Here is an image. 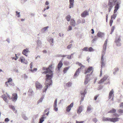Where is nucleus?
Here are the masks:
<instances>
[{"instance_id": "obj_58", "label": "nucleus", "mask_w": 123, "mask_h": 123, "mask_svg": "<svg viewBox=\"0 0 123 123\" xmlns=\"http://www.w3.org/2000/svg\"><path fill=\"white\" fill-rule=\"evenodd\" d=\"M9 121V119L8 118H6L5 119V121L6 122H8Z\"/></svg>"}, {"instance_id": "obj_8", "label": "nucleus", "mask_w": 123, "mask_h": 123, "mask_svg": "<svg viewBox=\"0 0 123 123\" xmlns=\"http://www.w3.org/2000/svg\"><path fill=\"white\" fill-rule=\"evenodd\" d=\"M57 99L56 98L55 99V101L54 103V110L55 111H57L58 110V109L57 107Z\"/></svg>"}, {"instance_id": "obj_54", "label": "nucleus", "mask_w": 123, "mask_h": 123, "mask_svg": "<svg viewBox=\"0 0 123 123\" xmlns=\"http://www.w3.org/2000/svg\"><path fill=\"white\" fill-rule=\"evenodd\" d=\"M72 30V27L70 26H69L68 27V31H69L70 30Z\"/></svg>"}, {"instance_id": "obj_38", "label": "nucleus", "mask_w": 123, "mask_h": 123, "mask_svg": "<svg viewBox=\"0 0 123 123\" xmlns=\"http://www.w3.org/2000/svg\"><path fill=\"white\" fill-rule=\"evenodd\" d=\"M94 50V49L91 47H90L88 49V51H93Z\"/></svg>"}, {"instance_id": "obj_35", "label": "nucleus", "mask_w": 123, "mask_h": 123, "mask_svg": "<svg viewBox=\"0 0 123 123\" xmlns=\"http://www.w3.org/2000/svg\"><path fill=\"white\" fill-rule=\"evenodd\" d=\"M119 70H114L113 71V74L114 75H115L118 73Z\"/></svg>"}, {"instance_id": "obj_53", "label": "nucleus", "mask_w": 123, "mask_h": 123, "mask_svg": "<svg viewBox=\"0 0 123 123\" xmlns=\"http://www.w3.org/2000/svg\"><path fill=\"white\" fill-rule=\"evenodd\" d=\"M71 55H67V58H68V59H71Z\"/></svg>"}, {"instance_id": "obj_45", "label": "nucleus", "mask_w": 123, "mask_h": 123, "mask_svg": "<svg viewBox=\"0 0 123 123\" xmlns=\"http://www.w3.org/2000/svg\"><path fill=\"white\" fill-rule=\"evenodd\" d=\"M16 15H17V16L18 17H20V12H18L17 11H16Z\"/></svg>"}, {"instance_id": "obj_56", "label": "nucleus", "mask_w": 123, "mask_h": 123, "mask_svg": "<svg viewBox=\"0 0 123 123\" xmlns=\"http://www.w3.org/2000/svg\"><path fill=\"white\" fill-rule=\"evenodd\" d=\"M45 114H44L43 115L42 117L41 118H42L44 119V118H46V117H45Z\"/></svg>"}, {"instance_id": "obj_11", "label": "nucleus", "mask_w": 123, "mask_h": 123, "mask_svg": "<svg viewBox=\"0 0 123 123\" xmlns=\"http://www.w3.org/2000/svg\"><path fill=\"white\" fill-rule=\"evenodd\" d=\"M108 77V76L107 75L104 76L103 78L100 80L99 82H98V83L100 84L102 83L107 79Z\"/></svg>"}, {"instance_id": "obj_20", "label": "nucleus", "mask_w": 123, "mask_h": 123, "mask_svg": "<svg viewBox=\"0 0 123 123\" xmlns=\"http://www.w3.org/2000/svg\"><path fill=\"white\" fill-rule=\"evenodd\" d=\"M80 70H77L76 71L74 75V78H75V77L78 76L79 75L80 73Z\"/></svg>"}, {"instance_id": "obj_1", "label": "nucleus", "mask_w": 123, "mask_h": 123, "mask_svg": "<svg viewBox=\"0 0 123 123\" xmlns=\"http://www.w3.org/2000/svg\"><path fill=\"white\" fill-rule=\"evenodd\" d=\"M45 71L42 73L46 74V81L45 83V86L43 90V92H46L48 86L52 84V78L53 77V71L51 70H45Z\"/></svg>"}, {"instance_id": "obj_34", "label": "nucleus", "mask_w": 123, "mask_h": 123, "mask_svg": "<svg viewBox=\"0 0 123 123\" xmlns=\"http://www.w3.org/2000/svg\"><path fill=\"white\" fill-rule=\"evenodd\" d=\"M22 77L24 78V79H26L28 78V76L25 74L22 75Z\"/></svg>"}, {"instance_id": "obj_23", "label": "nucleus", "mask_w": 123, "mask_h": 123, "mask_svg": "<svg viewBox=\"0 0 123 123\" xmlns=\"http://www.w3.org/2000/svg\"><path fill=\"white\" fill-rule=\"evenodd\" d=\"M97 35L98 37H102L104 36V34L103 33L100 32H99L97 34Z\"/></svg>"}, {"instance_id": "obj_26", "label": "nucleus", "mask_w": 123, "mask_h": 123, "mask_svg": "<svg viewBox=\"0 0 123 123\" xmlns=\"http://www.w3.org/2000/svg\"><path fill=\"white\" fill-rule=\"evenodd\" d=\"M9 107L13 111H14L15 110V109L14 106L11 105H10L9 106Z\"/></svg>"}, {"instance_id": "obj_14", "label": "nucleus", "mask_w": 123, "mask_h": 123, "mask_svg": "<svg viewBox=\"0 0 123 123\" xmlns=\"http://www.w3.org/2000/svg\"><path fill=\"white\" fill-rule=\"evenodd\" d=\"M121 41V39L120 37H119L117 39H116L115 41L117 46H120L121 43L119 42Z\"/></svg>"}, {"instance_id": "obj_22", "label": "nucleus", "mask_w": 123, "mask_h": 123, "mask_svg": "<svg viewBox=\"0 0 123 123\" xmlns=\"http://www.w3.org/2000/svg\"><path fill=\"white\" fill-rule=\"evenodd\" d=\"M63 64L62 61H60L58 65V69H60L62 67Z\"/></svg>"}, {"instance_id": "obj_12", "label": "nucleus", "mask_w": 123, "mask_h": 123, "mask_svg": "<svg viewBox=\"0 0 123 123\" xmlns=\"http://www.w3.org/2000/svg\"><path fill=\"white\" fill-rule=\"evenodd\" d=\"M119 3L117 2V4L115 5V9L114 11V13H116L117 10L118 9L119 7Z\"/></svg>"}, {"instance_id": "obj_60", "label": "nucleus", "mask_w": 123, "mask_h": 123, "mask_svg": "<svg viewBox=\"0 0 123 123\" xmlns=\"http://www.w3.org/2000/svg\"><path fill=\"white\" fill-rule=\"evenodd\" d=\"M49 28V26H47L46 27H44L43 29L44 31L46 30L47 29Z\"/></svg>"}, {"instance_id": "obj_37", "label": "nucleus", "mask_w": 123, "mask_h": 123, "mask_svg": "<svg viewBox=\"0 0 123 123\" xmlns=\"http://www.w3.org/2000/svg\"><path fill=\"white\" fill-rule=\"evenodd\" d=\"M66 19L68 21H69L70 19V16L69 15H68L66 17Z\"/></svg>"}, {"instance_id": "obj_10", "label": "nucleus", "mask_w": 123, "mask_h": 123, "mask_svg": "<svg viewBox=\"0 0 123 123\" xmlns=\"http://www.w3.org/2000/svg\"><path fill=\"white\" fill-rule=\"evenodd\" d=\"M28 93L29 96H34V93L31 89H30L28 92Z\"/></svg>"}, {"instance_id": "obj_31", "label": "nucleus", "mask_w": 123, "mask_h": 123, "mask_svg": "<svg viewBox=\"0 0 123 123\" xmlns=\"http://www.w3.org/2000/svg\"><path fill=\"white\" fill-rule=\"evenodd\" d=\"M114 14L111 16V18L112 19H114L117 16L116 13H114Z\"/></svg>"}, {"instance_id": "obj_13", "label": "nucleus", "mask_w": 123, "mask_h": 123, "mask_svg": "<svg viewBox=\"0 0 123 123\" xmlns=\"http://www.w3.org/2000/svg\"><path fill=\"white\" fill-rule=\"evenodd\" d=\"M92 111V108L91 107V106L89 105L87 107L86 113H90Z\"/></svg>"}, {"instance_id": "obj_33", "label": "nucleus", "mask_w": 123, "mask_h": 123, "mask_svg": "<svg viewBox=\"0 0 123 123\" xmlns=\"http://www.w3.org/2000/svg\"><path fill=\"white\" fill-rule=\"evenodd\" d=\"M86 70V71L85 72V74H86L87 73H89L91 71H93V70L92 71V70ZM92 70H93V69H92Z\"/></svg>"}, {"instance_id": "obj_64", "label": "nucleus", "mask_w": 123, "mask_h": 123, "mask_svg": "<svg viewBox=\"0 0 123 123\" xmlns=\"http://www.w3.org/2000/svg\"><path fill=\"white\" fill-rule=\"evenodd\" d=\"M10 84L12 86H14L15 84L14 83H10Z\"/></svg>"}, {"instance_id": "obj_62", "label": "nucleus", "mask_w": 123, "mask_h": 123, "mask_svg": "<svg viewBox=\"0 0 123 123\" xmlns=\"http://www.w3.org/2000/svg\"><path fill=\"white\" fill-rule=\"evenodd\" d=\"M98 97V96L97 95H96L94 97V100H96Z\"/></svg>"}, {"instance_id": "obj_42", "label": "nucleus", "mask_w": 123, "mask_h": 123, "mask_svg": "<svg viewBox=\"0 0 123 123\" xmlns=\"http://www.w3.org/2000/svg\"><path fill=\"white\" fill-rule=\"evenodd\" d=\"M85 68V66L83 65L80 67V68H79L78 69H84Z\"/></svg>"}, {"instance_id": "obj_51", "label": "nucleus", "mask_w": 123, "mask_h": 123, "mask_svg": "<svg viewBox=\"0 0 123 123\" xmlns=\"http://www.w3.org/2000/svg\"><path fill=\"white\" fill-rule=\"evenodd\" d=\"M120 107L123 108V102L121 103L120 104Z\"/></svg>"}, {"instance_id": "obj_63", "label": "nucleus", "mask_w": 123, "mask_h": 123, "mask_svg": "<svg viewBox=\"0 0 123 123\" xmlns=\"http://www.w3.org/2000/svg\"><path fill=\"white\" fill-rule=\"evenodd\" d=\"M102 75V70H101L100 71V74L99 75V76L101 77Z\"/></svg>"}, {"instance_id": "obj_44", "label": "nucleus", "mask_w": 123, "mask_h": 123, "mask_svg": "<svg viewBox=\"0 0 123 123\" xmlns=\"http://www.w3.org/2000/svg\"><path fill=\"white\" fill-rule=\"evenodd\" d=\"M72 45V44L69 45L67 47V48L68 49H70L71 48Z\"/></svg>"}, {"instance_id": "obj_5", "label": "nucleus", "mask_w": 123, "mask_h": 123, "mask_svg": "<svg viewBox=\"0 0 123 123\" xmlns=\"http://www.w3.org/2000/svg\"><path fill=\"white\" fill-rule=\"evenodd\" d=\"M92 72L93 71H92L91 73L90 74H87L86 75V78L84 82V84L85 85L87 84L88 83V81H89L90 79L89 77L92 74Z\"/></svg>"}, {"instance_id": "obj_28", "label": "nucleus", "mask_w": 123, "mask_h": 123, "mask_svg": "<svg viewBox=\"0 0 123 123\" xmlns=\"http://www.w3.org/2000/svg\"><path fill=\"white\" fill-rule=\"evenodd\" d=\"M22 116L23 118L25 120H27L28 119V118L26 117L25 114H22Z\"/></svg>"}, {"instance_id": "obj_19", "label": "nucleus", "mask_w": 123, "mask_h": 123, "mask_svg": "<svg viewBox=\"0 0 123 123\" xmlns=\"http://www.w3.org/2000/svg\"><path fill=\"white\" fill-rule=\"evenodd\" d=\"M88 15V13L86 11H84L81 14V16L83 17H85Z\"/></svg>"}, {"instance_id": "obj_55", "label": "nucleus", "mask_w": 123, "mask_h": 123, "mask_svg": "<svg viewBox=\"0 0 123 123\" xmlns=\"http://www.w3.org/2000/svg\"><path fill=\"white\" fill-rule=\"evenodd\" d=\"M52 68V65H49L48 68H47L46 69H51Z\"/></svg>"}, {"instance_id": "obj_24", "label": "nucleus", "mask_w": 123, "mask_h": 123, "mask_svg": "<svg viewBox=\"0 0 123 123\" xmlns=\"http://www.w3.org/2000/svg\"><path fill=\"white\" fill-rule=\"evenodd\" d=\"M72 82H69L66 84V85L67 87H69L72 86Z\"/></svg>"}, {"instance_id": "obj_32", "label": "nucleus", "mask_w": 123, "mask_h": 123, "mask_svg": "<svg viewBox=\"0 0 123 123\" xmlns=\"http://www.w3.org/2000/svg\"><path fill=\"white\" fill-rule=\"evenodd\" d=\"M43 98L42 97H41L39 99V100H38V102H37V104L38 105L40 103H41L43 100Z\"/></svg>"}, {"instance_id": "obj_41", "label": "nucleus", "mask_w": 123, "mask_h": 123, "mask_svg": "<svg viewBox=\"0 0 123 123\" xmlns=\"http://www.w3.org/2000/svg\"><path fill=\"white\" fill-rule=\"evenodd\" d=\"M44 121V119L41 118L40 119L39 121V123H42Z\"/></svg>"}, {"instance_id": "obj_48", "label": "nucleus", "mask_w": 123, "mask_h": 123, "mask_svg": "<svg viewBox=\"0 0 123 123\" xmlns=\"http://www.w3.org/2000/svg\"><path fill=\"white\" fill-rule=\"evenodd\" d=\"M74 103H72L70 105H69V106H68L70 107V108H71L72 107Z\"/></svg>"}, {"instance_id": "obj_16", "label": "nucleus", "mask_w": 123, "mask_h": 123, "mask_svg": "<svg viewBox=\"0 0 123 123\" xmlns=\"http://www.w3.org/2000/svg\"><path fill=\"white\" fill-rule=\"evenodd\" d=\"M113 93L114 91L113 90V89H112L110 91L109 93V99H110L112 98L113 95H114V94H113Z\"/></svg>"}, {"instance_id": "obj_15", "label": "nucleus", "mask_w": 123, "mask_h": 123, "mask_svg": "<svg viewBox=\"0 0 123 123\" xmlns=\"http://www.w3.org/2000/svg\"><path fill=\"white\" fill-rule=\"evenodd\" d=\"M69 8H70L73 7L74 3V0H69Z\"/></svg>"}, {"instance_id": "obj_49", "label": "nucleus", "mask_w": 123, "mask_h": 123, "mask_svg": "<svg viewBox=\"0 0 123 123\" xmlns=\"http://www.w3.org/2000/svg\"><path fill=\"white\" fill-rule=\"evenodd\" d=\"M76 64L78 65L80 67L82 65L81 63H79L78 62H76Z\"/></svg>"}, {"instance_id": "obj_17", "label": "nucleus", "mask_w": 123, "mask_h": 123, "mask_svg": "<svg viewBox=\"0 0 123 123\" xmlns=\"http://www.w3.org/2000/svg\"><path fill=\"white\" fill-rule=\"evenodd\" d=\"M82 106L81 105L79 107L77 111V113L78 114H80L82 111Z\"/></svg>"}, {"instance_id": "obj_6", "label": "nucleus", "mask_w": 123, "mask_h": 123, "mask_svg": "<svg viewBox=\"0 0 123 123\" xmlns=\"http://www.w3.org/2000/svg\"><path fill=\"white\" fill-rule=\"evenodd\" d=\"M12 97H11L12 101L13 102H15L17 100L18 98L17 94L16 93H14L12 94Z\"/></svg>"}, {"instance_id": "obj_50", "label": "nucleus", "mask_w": 123, "mask_h": 123, "mask_svg": "<svg viewBox=\"0 0 123 123\" xmlns=\"http://www.w3.org/2000/svg\"><path fill=\"white\" fill-rule=\"evenodd\" d=\"M12 80L11 78H9L8 79V81H7L8 83H9L11 82Z\"/></svg>"}, {"instance_id": "obj_27", "label": "nucleus", "mask_w": 123, "mask_h": 123, "mask_svg": "<svg viewBox=\"0 0 123 123\" xmlns=\"http://www.w3.org/2000/svg\"><path fill=\"white\" fill-rule=\"evenodd\" d=\"M116 110L114 109L113 108L108 112V113H113L115 112Z\"/></svg>"}, {"instance_id": "obj_29", "label": "nucleus", "mask_w": 123, "mask_h": 123, "mask_svg": "<svg viewBox=\"0 0 123 123\" xmlns=\"http://www.w3.org/2000/svg\"><path fill=\"white\" fill-rule=\"evenodd\" d=\"M4 96L3 98V100L5 102L7 103H8V101L7 99V98H6V96L5 94H4Z\"/></svg>"}, {"instance_id": "obj_40", "label": "nucleus", "mask_w": 123, "mask_h": 123, "mask_svg": "<svg viewBox=\"0 0 123 123\" xmlns=\"http://www.w3.org/2000/svg\"><path fill=\"white\" fill-rule=\"evenodd\" d=\"M71 108L69 107L68 106H67L66 108V111L68 112H69L70 111Z\"/></svg>"}, {"instance_id": "obj_4", "label": "nucleus", "mask_w": 123, "mask_h": 123, "mask_svg": "<svg viewBox=\"0 0 123 123\" xmlns=\"http://www.w3.org/2000/svg\"><path fill=\"white\" fill-rule=\"evenodd\" d=\"M114 6L113 3L112 1L111 2L109 1L107 6V8L109 12H110L111 10L113 8Z\"/></svg>"}, {"instance_id": "obj_47", "label": "nucleus", "mask_w": 123, "mask_h": 123, "mask_svg": "<svg viewBox=\"0 0 123 123\" xmlns=\"http://www.w3.org/2000/svg\"><path fill=\"white\" fill-rule=\"evenodd\" d=\"M37 70H29V72H30L33 73L36 72Z\"/></svg>"}, {"instance_id": "obj_25", "label": "nucleus", "mask_w": 123, "mask_h": 123, "mask_svg": "<svg viewBox=\"0 0 123 123\" xmlns=\"http://www.w3.org/2000/svg\"><path fill=\"white\" fill-rule=\"evenodd\" d=\"M70 24L72 26H74L75 25V21L73 20H71L70 22Z\"/></svg>"}, {"instance_id": "obj_59", "label": "nucleus", "mask_w": 123, "mask_h": 123, "mask_svg": "<svg viewBox=\"0 0 123 123\" xmlns=\"http://www.w3.org/2000/svg\"><path fill=\"white\" fill-rule=\"evenodd\" d=\"M84 122L83 121H81L80 122L76 121V123H83Z\"/></svg>"}, {"instance_id": "obj_3", "label": "nucleus", "mask_w": 123, "mask_h": 123, "mask_svg": "<svg viewBox=\"0 0 123 123\" xmlns=\"http://www.w3.org/2000/svg\"><path fill=\"white\" fill-rule=\"evenodd\" d=\"M119 118L117 117L111 118L109 117H103L102 120L104 121H110L115 123L118 121Z\"/></svg>"}, {"instance_id": "obj_39", "label": "nucleus", "mask_w": 123, "mask_h": 123, "mask_svg": "<svg viewBox=\"0 0 123 123\" xmlns=\"http://www.w3.org/2000/svg\"><path fill=\"white\" fill-rule=\"evenodd\" d=\"M118 113L120 114L123 113V110H121V109H119L118 111Z\"/></svg>"}, {"instance_id": "obj_43", "label": "nucleus", "mask_w": 123, "mask_h": 123, "mask_svg": "<svg viewBox=\"0 0 123 123\" xmlns=\"http://www.w3.org/2000/svg\"><path fill=\"white\" fill-rule=\"evenodd\" d=\"M113 19H111L110 21V25L111 26L112 25V23L113 22Z\"/></svg>"}, {"instance_id": "obj_61", "label": "nucleus", "mask_w": 123, "mask_h": 123, "mask_svg": "<svg viewBox=\"0 0 123 123\" xmlns=\"http://www.w3.org/2000/svg\"><path fill=\"white\" fill-rule=\"evenodd\" d=\"M84 97H82V96H81V101H82L84 99Z\"/></svg>"}, {"instance_id": "obj_9", "label": "nucleus", "mask_w": 123, "mask_h": 123, "mask_svg": "<svg viewBox=\"0 0 123 123\" xmlns=\"http://www.w3.org/2000/svg\"><path fill=\"white\" fill-rule=\"evenodd\" d=\"M19 61L21 62L22 63H25V64H27L28 63L25 60V58L23 56L20 58Z\"/></svg>"}, {"instance_id": "obj_36", "label": "nucleus", "mask_w": 123, "mask_h": 123, "mask_svg": "<svg viewBox=\"0 0 123 123\" xmlns=\"http://www.w3.org/2000/svg\"><path fill=\"white\" fill-rule=\"evenodd\" d=\"M82 50L84 51H88V48L87 47H85L82 49Z\"/></svg>"}, {"instance_id": "obj_46", "label": "nucleus", "mask_w": 123, "mask_h": 123, "mask_svg": "<svg viewBox=\"0 0 123 123\" xmlns=\"http://www.w3.org/2000/svg\"><path fill=\"white\" fill-rule=\"evenodd\" d=\"M115 27L114 26H113L112 27V28H111V34H112V32L113 31L114 29H115Z\"/></svg>"}, {"instance_id": "obj_2", "label": "nucleus", "mask_w": 123, "mask_h": 123, "mask_svg": "<svg viewBox=\"0 0 123 123\" xmlns=\"http://www.w3.org/2000/svg\"><path fill=\"white\" fill-rule=\"evenodd\" d=\"M107 41L108 40L106 39L105 40L104 44L103 52L102 53L101 57V67L102 68L104 67L105 65V59L104 57L105 53Z\"/></svg>"}, {"instance_id": "obj_7", "label": "nucleus", "mask_w": 123, "mask_h": 123, "mask_svg": "<svg viewBox=\"0 0 123 123\" xmlns=\"http://www.w3.org/2000/svg\"><path fill=\"white\" fill-rule=\"evenodd\" d=\"M35 85L37 90L40 89L42 87V85L37 81L36 82Z\"/></svg>"}, {"instance_id": "obj_52", "label": "nucleus", "mask_w": 123, "mask_h": 123, "mask_svg": "<svg viewBox=\"0 0 123 123\" xmlns=\"http://www.w3.org/2000/svg\"><path fill=\"white\" fill-rule=\"evenodd\" d=\"M49 108H47L46 110H45L44 111V112L45 113H46L47 112H48V111H49Z\"/></svg>"}, {"instance_id": "obj_57", "label": "nucleus", "mask_w": 123, "mask_h": 123, "mask_svg": "<svg viewBox=\"0 0 123 123\" xmlns=\"http://www.w3.org/2000/svg\"><path fill=\"white\" fill-rule=\"evenodd\" d=\"M93 121L95 122V123L98 121L97 119L96 118H94L93 119Z\"/></svg>"}, {"instance_id": "obj_18", "label": "nucleus", "mask_w": 123, "mask_h": 123, "mask_svg": "<svg viewBox=\"0 0 123 123\" xmlns=\"http://www.w3.org/2000/svg\"><path fill=\"white\" fill-rule=\"evenodd\" d=\"M29 51L28 49H24L23 50L22 52V53L23 55H25L26 56H27V54L28 53Z\"/></svg>"}, {"instance_id": "obj_30", "label": "nucleus", "mask_w": 123, "mask_h": 123, "mask_svg": "<svg viewBox=\"0 0 123 123\" xmlns=\"http://www.w3.org/2000/svg\"><path fill=\"white\" fill-rule=\"evenodd\" d=\"M49 41L51 45H53L52 44L53 43V39L51 38H49Z\"/></svg>"}, {"instance_id": "obj_21", "label": "nucleus", "mask_w": 123, "mask_h": 123, "mask_svg": "<svg viewBox=\"0 0 123 123\" xmlns=\"http://www.w3.org/2000/svg\"><path fill=\"white\" fill-rule=\"evenodd\" d=\"M80 93L81 95V97L82 96L84 97L85 96V95L86 93L87 92L86 89H85L84 92H83L82 91L80 92Z\"/></svg>"}]
</instances>
